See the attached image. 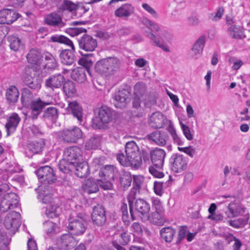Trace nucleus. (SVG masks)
I'll return each mask as SVG.
<instances>
[{"label":"nucleus","mask_w":250,"mask_h":250,"mask_svg":"<svg viewBox=\"0 0 250 250\" xmlns=\"http://www.w3.org/2000/svg\"><path fill=\"white\" fill-rule=\"evenodd\" d=\"M68 107L73 116L77 118L80 124H82L83 121V110L78 103L76 101L70 102L68 104Z\"/></svg>","instance_id":"34"},{"label":"nucleus","mask_w":250,"mask_h":250,"mask_svg":"<svg viewBox=\"0 0 250 250\" xmlns=\"http://www.w3.org/2000/svg\"><path fill=\"white\" fill-rule=\"evenodd\" d=\"M18 202V196L14 192H11L9 195L0 199V211L5 212L11 208H15L17 207Z\"/></svg>","instance_id":"14"},{"label":"nucleus","mask_w":250,"mask_h":250,"mask_svg":"<svg viewBox=\"0 0 250 250\" xmlns=\"http://www.w3.org/2000/svg\"><path fill=\"white\" fill-rule=\"evenodd\" d=\"M153 204L156 208V211L153 213V215L158 218L163 211L161 203L159 199H154Z\"/></svg>","instance_id":"54"},{"label":"nucleus","mask_w":250,"mask_h":250,"mask_svg":"<svg viewBox=\"0 0 250 250\" xmlns=\"http://www.w3.org/2000/svg\"><path fill=\"white\" fill-rule=\"evenodd\" d=\"M227 31L228 34L233 39H242L245 38L243 28L241 26L231 25L228 28Z\"/></svg>","instance_id":"31"},{"label":"nucleus","mask_w":250,"mask_h":250,"mask_svg":"<svg viewBox=\"0 0 250 250\" xmlns=\"http://www.w3.org/2000/svg\"><path fill=\"white\" fill-rule=\"evenodd\" d=\"M58 118V110L54 107H50L46 109L43 113L42 118L45 121L56 122Z\"/></svg>","instance_id":"32"},{"label":"nucleus","mask_w":250,"mask_h":250,"mask_svg":"<svg viewBox=\"0 0 250 250\" xmlns=\"http://www.w3.org/2000/svg\"><path fill=\"white\" fill-rule=\"evenodd\" d=\"M125 152V155L120 153L116 155L117 160L120 164L124 167L138 168L142 164V157L136 142L131 141L126 143Z\"/></svg>","instance_id":"1"},{"label":"nucleus","mask_w":250,"mask_h":250,"mask_svg":"<svg viewBox=\"0 0 250 250\" xmlns=\"http://www.w3.org/2000/svg\"><path fill=\"white\" fill-rule=\"evenodd\" d=\"M147 36L152 42L154 45L159 47L166 52H169L168 46L164 44L163 41L159 40L154 33L149 32L147 34Z\"/></svg>","instance_id":"40"},{"label":"nucleus","mask_w":250,"mask_h":250,"mask_svg":"<svg viewBox=\"0 0 250 250\" xmlns=\"http://www.w3.org/2000/svg\"><path fill=\"white\" fill-rule=\"evenodd\" d=\"M51 104L52 102L42 101L40 98L33 100L30 104V117L33 120L37 119L45 106Z\"/></svg>","instance_id":"18"},{"label":"nucleus","mask_w":250,"mask_h":250,"mask_svg":"<svg viewBox=\"0 0 250 250\" xmlns=\"http://www.w3.org/2000/svg\"><path fill=\"white\" fill-rule=\"evenodd\" d=\"M8 41L11 49L14 51L18 50L22 45L20 39L17 37L14 36H9L8 37Z\"/></svg>","instance_id":"50"},{"label":"nucleus","mask_w":250,"mask_h":250,"mask_svg":"<svg viewBox=\"0 0 250 250\" xmlns=\"http://www.w3.org/2000/svg\"><path fill=\"white\" fill-rule=\"evenodd\" d=\"M20 121L21 118L18 114L13 113L11 114L5 125L8 135H9L10 132H13L15 130Z\"/></svg>","instance_id":"27"},{"label":"nucleus","mask_w":250,"mask_h":250,"mask_svg":"<svg viewBox=\"0 0 250 250\" xmlns=\"http://www.w3.org/2000/svg\"><path fill=\"white\" fill-rule=\"evenodd\" d=\"M206 42V37L204 35L200 36L193 45L190 52L192 57L198 59L202 54L203 48Z\"/></svg>","instance_id":"23"},{"label":"nucleus","mask_w":250,"mask_h":250,"mask_svg":"<svg viewBox=\"0 0 250 250\" xmlns=\"http://www.w3.org/2000/svg\"><path fill=\"white\" fill-rule=\"evenodd\" d=\"M85 215L82 213L72 211L69 216L67 228L70 233L74 235H80L86 230Z\"/></svg>","instance_id":"4"},{"label":"nucleus","mask_w":250,"mask_h":250,"mask_svg":"<svg viewBox=\"0 0 250 250\" xmlns=\"http://www.w3.org/2000/svg\"><path fill=\"white\" fill-rule=\"evenodd\" d=\"M142 23L150 29L151 30L150 32L152 33H153V32H156L159 33L162 30L160 26L157 23L146 18H144L142 19Z\"/></svg>","instance_id":"42"},{"label":"nucleus","mask_w":250,"mask_h":250,"mask_svg":"<svg viewBox=\"0 0 250 250\" xmlns=\"http://www.w3.org/2000/svg\"><path fill=\"white\" fill-rule=\"evenodd\" d=\"M10 187L8 184L4 183L0 185V199H2V197H4L7 195H9L10 193L9 192Z\"/></svg>","instance_id":"60"},{"label":"nucleus","mask_w":250,"mask_h":250,"mask_svg":"<svg viewBox=\"0 0 250 250\" xmlns=\"http://www.w3.org/2000/svg\"><path fill=\"white\" fill-rule=\"evenodd\" d=\"M79 64L85 67L87 71L89 73V69L92 66L93 62L91 60L87 58H82L79 60Z\"/></svg>","instance_id":"61"},{"label":"nucleus","mask_w":250,"mask_h":250,"mask_svg":"<svg viewBox=\"0 0 250 250\" xmlns=\"http://www.w3.org/2000/svg\"><path fill=\"white\" fill-rule=\"evenodd\" d=\"M51 40L53 42H58L61 43H64L71 48V50L69 49L62 50L60 53V59L61 62L65 65L74 66L76 58L74 54L75 47L73 42L68 38L62 35H55L51 37Z\"/></svg>","instance_id":"2"},{"label":"nucleus","mask_w":250,"mask_h":250,"mask_svg":"<svg viewBox=\"0 0 250 250\" xmlns=\"http://www.w3.org/2000/svg\"><path fill=\"white\" fill-rule=\"evenodd\" d=\"M64 81V77L61 74L52 75L45 80V86L47 88L53 91L61 87Z\"/></svg>","instance_id":"20"},{"label":"nucleus","mask_w":250,"mask_h":250,"mask_svg":"<svg viewBox=\"0 0 250 250\" xmlns=\"http://www.w3.org/2000/svg\"><path fill=\"white\" fill-rule=\"evenodd\" d=\"M62 212V209L57 205H51L46 208L45 211L46 215L49 218L57 217Z\"/></svg>","instance_id":"41"},{"label":"nucleus","mask_w":250,"mask_h":250,"mask_svg":"<svg viewBox=\"0 0 250 250\" xmlns=\"http://www.w3.org/2000/svg\"><path fill=\"white\" fill-rule=\"evenodd\" d=\"M60 170L64 173H68L74 170L75 165L73 162H70L62 158L60 161L58 165Z\"/></svg>","instance_id":"39"},{"label":"nucleus","mask_w":250,"mask_h":250,"mask_svg":"<svg viewBox=\"0 0 250 250\" xmlns=\"http://www.w3.org/2000/svg\"><path fill=\"white\" fill-rule=\"evenodd\" d=\"M150 207L146 200L139 198L135 200L134 203L129 207L130 216L132 220L137 219V215H146L150 211Z\"/></svg>","instance_id":"7"},{"label":"nucleus","mask_w":250,"mask_h":250,"mask_svg":"<svg viewBox=\"0 0 250 250\" xmlns=\"http://www.w3.org/2000/svg\"><path fill=\"white\" fill-rule=\"evenodd\" d=\"M106 64V59L98 61L95 65L96 71L101 74L108 75V69Z\"/></svg>","instance_id":"46"},{"label":"nucleus","mask_w":250,"mask_h":250,"mask_svg":"<svg viewBox=\"0 0 250 250\" xmlns=\"http://www.w3.org/2000/svg\"><path fill=\"white\" fill-rule=\"evenodd\" d=\"M140 192V190L133 188L127 195V200L130 207L132 204H134L136 198L137 194Z\"/></svg>","instance_id":"56"},{"label":"nucleus","mask_w":250,"mask_h":250,"mask_svg":"<svg viewBox=\"0 0 250 250\" xmlns=\"http://www.w3.org/2000/svg\"><path fill=\"white\" fill-rule=\"evenodd\" d=\"M132 182V178L129 172L123 171L120 176L121 184L124 188L128 187L130 186Z\"/></svg>","instance_id":"47"},{"label":"nucleus","mask_w":250,"mask_h":250,"mask_svg":"<svg viewBox=\"0 0 250 250\" xmlns=\"http://www.w3.org/2000/svg\"><path fill=\"white\" fill-rule=\"evenodd\" d=\"M86 29L82 27H70L66 30V32L70 36L74 37L83 32H86Z\"/></svg>","instance_id":"53"},{"label":"nucleus","mask_w":250,"mask_h":250,"mask_svg":"<svg viewBox=\"0 0 250 250\" xmlns=\"http://www.w3.org/2000/svg\"><path fill=\"white\" fill-rule=\"evenodd\" d=\"M75 170L76 175L80 178H84L86 177L90 173L89 166L85 161L79 162L76 163Z\"/></svg>","instance_id":"28"},{"label":"nucleus","mask_w":250,"mask_h":250,"mask_svg":"<svg viewBox=\"0 0 250 250\" xmlns=\"http://www.w3.org/2000/svg\"><path fill=\"white\" fill-rule=\"evenodd\" d=\"M5 97L9 103H16L19 97V92L17 88L14 85H10L6 90Z\"/></svg>","instance_id":"33"},{"label":"nucleus","mask_w":250,"mask_h":250,"mask_svg":"<svg viewBox=\"0 0 250 250\" xmlns=\"http://www.w3.org/2000/svg\"><path fill=\"white\" fill-rule=\"evenodd\" d=\"M57 243L61 249L64 250L71 249L77 244L74 237L68 234L62 235L61 238L57 240Z\"/></svg>","instance_id":"22"},{"label":"nucleus","mask_w":250,"mask_h":250,"mask_svg":"<svg viewBox=\"0 0 250 250\" xmlns=\"http://www.w3.org/2000/svg\"><path fill=\"white\" fill-rule=\"evenodd\" d=\"M129 92L125 89L116 92L113 96V99L117 102L115 106L120 108L125 107L129 100Z\"/></svg>","instance_id":"21"},{"label":"nucleus","mask_w":250,"mask_h":250,"mask_svg":"<svg viewBox=\"0 0 250 250\" xmlns=\"http://www.w3.org/2000/svg\"><path fill=\"white\" fill-rule=\"evenodd\" d=\"M91 218L94 226L103 227L106 222V212L104 208L99 204L94 206L93 208Z\"/></svg>","instance_id":"9"},{"label":"nucleus","mask_w":250,"mask_h":250,"mask_svg":"<svg viewBox=\"0 0 250 250\" xmlns=\"http://www.w3.org/2000/svg\"><path fill=\"white\" fill-rule=\"evenodd\" d=\"M34 72V70L32 68L29 67H25V76L23 77V82L30 89L39 90L41 87V80L34 78L32 76V73Z\"/></svg>","instance_id":"16"},{"label":"nucleus","mask_w":250,"mask_h":250,"mask_svg":"<svg viewBox=\"0 0 250 250\" xmlns=\"http://www.w3.org/2000/svg\"><path fill=\"white\" fill-rule=\"evenodd\" d=\"M6 24H9L19 18V14L13 10L5 9Z\"/></svg>","instance_id":"49"},{"label":"nucleus","mask_w":250,"mask_h":250,"mask_svg":"<svg viewBox=\"0 0 250 250\" xmlns=\"http://www.w3.org/2000/svg\"><path fill=\"white\" fill-rule=\"evenodd\" d=\"M170 168L172 171L179 173L186 169L187 161L183 155L175 153L171 155L169 159Z\"/></svg>","instance_id":"11"},{"label":"nucleus","mask_w":250,"mask_h":250,"mask_svg":"<svg viewBox=\"0 0 250 250\" xmlns=\"http://www.w3.org/2000/svg\"><path fill=\"white\" fill-rule=\"evenodd\" d=\"M101 137L98 135H94L85 143V147L87 149H96L100 145Z\"/></svg>","instance_id":"43"},{"label":"nucleus","mask_w":250,"mask_h":250,"mask_svg":"<svg viewBox=\"0 0 250 250\" xmlns=\"http://www.w3.org/2000/svg\"><path fill=\"white\" fill-rule=\"evenodd\" d=\"M160 235L162 238L167 243H170L173 240L175 235V230L171 227H165L162 228L160 230Z\"/></svg>","instance_id":"37"},{"label":"nucleus","mask_w":250,"mask_h":250,"mask_svg":"<svg viewBox=\"0 0 250 250\" xmlns=\"http://www.w3.org/2000/svg\"><path fill=\"white\" fill-rule=\"evenodd\" d=\"M44 146L42 141H33L30 143L27 146V149L33 153H37L40 152Z\"/></svg>","instance_id":"44"},{"label":"nucleus","mask_w":250,"mask_h":250,"mask_svg":"<svg viewBox=\"0 0 250 250\" xmlns=\"http://www.w3.org/2000/svg\"><path fill=\"white\" fill-rule=\"evenodd\" d=\"M178 149L179 151L184 152L191 158H193L196 154V149L192 146L185 147H178Z\"/></svg>","instance_id":"63"},{"label":"nucleus","mask_w":250,"mask_h":250,"mask_svg":"<svg viewBox=\"0 0 250 250\" xmlns=\"http://www.w3.org/2000/svg\"><path fill=\"white\" fill-rule=\"evenodd\" d=\"M167 129L171 135L174 143L177 144L179 146L183 145V141L177 135L172 123H170V124L167 126Z\"/></svg>","instance_id":"45"},{"label":"nucleus","mask_w":250,"mask_h":250,"mask_svg":"<svg viewBox=\"0 0 250 250\" xmlns=\"http://www.w3.org/2000/svg\"><path fill=\"white\" fill-rule=\"evenodd\" d=\"M188 230L186 226H181L180 227L178 232L176 244H179L181 241L185 238Z\"/></svg>","instance_id":"52"},{"label":"nucleus","mask_w":250,"mask_h":250,"mask_svg":"<svg viewBox=\"0 0 250 250\" xmlns=\"http://www.w3.org/2000/svg\"><path fill=\"white\" fill-rule=\"evenodd\" d=\"M45 21L47 25L55 27L62 28L65 25L62 21L61 16L54 13L47 16L45 19Z\"/></svg>","instance_id":"24"},{"label":"nucleus","mask_w":250,"mask_h":250,"mask_svg":"<svg viewBox=\"0 0 250 250\" xmlns=\"http://www.w3.org/2000/svg\"><path fill=\"white\" fill-rule=\"evenodd\" d=\"M62 90L64 94L68 97H73L77 92L75 83L70 80L63 83Z\"/></svg>","instance_id":"36"},{"label":"nucleus","mask_w":250,"mask_h":250,"mask_svg":"<svg viewBox=\"0 0 250 250\" xmlns=\"http://www.w3.org/2000/svg\"><path fill=\"white\" fill-rule=\"evenodd\" d=\"M81 129L76 126L64 128L58 132V137L68 144L75 143L82 137Z\"/></svg>","instance_id":"6"},{"label":"nucleus","mask_w":250,"mask_h":250,"mask_svg":"<svg viewBox=\"0 0 250 250\" xmlns=\"http://www.w3.org/2000/svg\"><path fill=\"white\" fill-rule=\"evenodd\" d=\"M82 150L78 146H71L66 148L63 150V158L74 164L83 159Z\"/></svg>","instance_id":"13"},{"label":"nucleus","mask_w":250,"mask_h":250,"mask_svg":"<svg viewBox=\"0 0 250 250\" xmlns=\"http://www.w3.org/2000/svg\"><path fill=\"white\" fill-rule=\"evenodd\" d=\"M161 41H167L171 39V35L168 31L162 29L158 35H155Z\"/></svg>","instance_id":"64"},{"label":"nucleus","mask_w":250,"mask_h":250,"mask_svg":"<svg viewBox=\"0 0 250 250\" xmlns=\"http://www.w3.org/2000/svg\"><path fill=\"white\" fill-rule=\"evenodd\" d=\"M225 213L228 218H235L240 216H245V218L241 219L242 226L248 222L249 213L246 207L239 201H235L229 203Z\"/></svg>","instance_id":"5"},{"label":"nucleus","mask_w":250,"mask_h":250,"mask_svg":"<svg viewBox=\"0 0 250 250\" xmlns=\"http://www.w3.org/2000/svg\"><path fill=\"white\" fill-rule=\"evenodd\" d=\"M110 180L106 178L104 180H98V185L104 190L111 189L113 186Z\"/></svg>","instance_id":"57"},{"label":"nucleus","mask_w":250,"mask_h":250,"mask_svg":"<svg viewBox=\"0 0 250 250\" xmlns=\"http://www.w3.org/2000/svg\"><path fill=\"white\" fill-rule=\"evenodd\" d=\"M20 216L16 211H11L6 215L4 221V225L8 231L6 233L4 232L6 235L8 234L12 236L18 230L21 226Z\"/></svg>","instance_id":"8"},{"label":"nucleus","mask_w":250,"mask_h":250,"mask_svg":"<svg viewBox=\"0 0 250 250\" xmlns=\"http://www.w3.org/2000/svg\"><path fill=\"white\" fill-rule=\"evenodd\" d=\"M39 179L42 183L53 184L56 180V177L53 169L47 166L39 168L35 171Z\"/></svg>","instance_id":"12"},{"label":"nucleus","mask_w":250,"mask_h":250,"mask_svg":"<svg viewBox=\"0 0 250 250\" xmlns=\"http://www.w3.org/2000/svg\"><path fill=\"white\" fill-rule=\"evenodd\" d=\"M180 125L186 138L188 140H192L193 138V135L191 133L189 127L188 125H184L182 122H180Z\"/></svg>","instance_id":"59"},{"label":"nucleus","mask_w":250,"mask_h":250,"mask_svg":"<svg viewBox=\"0 0 250 250\" xmlns=\"http://www.w3.org/2000/svg\"><path fill=\"white\" fill-rule=\"evenodd\" d=\"M117 173V169L113 165H106L101 168L99 174L100 177H106L108 180H113Z\"/></svg>","instance_id":"26"},{"label":"nucleus","mask_w":250,"mask_h":250,"mask_svg":"<svg viewBox=\"0 0 250 250\" xmlns=\"http://www.w3.org/2000/svg\"><path fill=\"white\" fill-rule=\"evenodd\" d=\"M82 188L83 190L88 194L96 193L99 189L98 181L91 178L84 181Z\"/></svg>","instance_id":"29"},{"label":"nucleus","mask_w":250,"mask_h":250,"mask_svg":"<svg viewBox=\"0 0 250 250\" xmlns=\"http://www.w3.org/2000/svg\"><path fill=\"white\" fill-rule=\"evenodd\" d=\"M142 7L149 13L153 18L157 19L159 18L158 13L148 4L146 3H143Z\"/></svg>","instance_id":"62"},{"label":"nucleus","mask_w":250,"mask_h":250,"mask_svg":"<svg viewBox=\"0 0 250 250\" xmlns=\"http://www.w3.org/2000/svg\"><path fill=\"white\" fill-rule=\"evenodd\" d=\"M162 168L156 167L153 165L149 167V172L156 178H162L164 176V174L161 171Z\"/></svg>","instance_id":"55"},{"label":"nucleus","mask_w":250,"mask_h":250,"mask_svg":"<svg viewBox=\"0 0 250 250\" xmlns=\"http://www.w3.org/2000/svg\"><path fill=\"white\" fill-rule=\"evenodd\" d=\"M92 126L95 129H101L104 128V125L112 121L116 115V112L105 105H102L96 110Z\"/></svg>","instance_id":"3"},{"label":"nucleus","mask_w":250,"mask_h":250,"mask_svg":"<svg viewBox=\"0 0 250 250\" xmlns=\"http://www.w3.org/2000/svg\"><path fill=\"white\" fill-rule=\"evenodd\" d=\"M149 155L152 165L156 167L162 168L166 155L165 151L162 148L156 147L150 150Z\"/></svg>","instance_id":"17"},{"label":"nucleus","mask_w":250,"mask_h":250,"mask_svg":"<svg viewBox=\"0 0 250 250\" xmlns=\"http://www.w3.org/2000/svg\"><path fill=\"white\" fill-rule=\"evenodd\" d=\"M146 86L143 82L137 83L134 86V95L143 97L146 93Z\"/></svg>","instance_id":"48"},{"label":"nucleus","mask_w":250,"mask_h":250,"mask_svg":"<svg viewBox=\"0 0 250 250\" xmlns=\"http://www.w3.org/2000/svg\"><path fill=\"white\" fill-rule=\"evenodd\" d=\"M171 123V121L168 120L160 112L153 113L148 120L149 126L155 129L164 128L165 125H169Z\"/></svg>","instance_id":"10"},{"label":"nucleus","mask_w":250,"mask_h":250,"mask_svg":"<svg viewBox=\"0 0 250 250\" xmlns=\"http://www.w3.org/2000/svg\"><path fill=\"white\" fill-rule=\"evenodd\" d=\"M147 139L159 146H164L168 140L167 134L162 131H155L146 136Z\"/></svg>","instance_id":"19"},{"label":"nucleus","mask_w":250,"mask_h":250,"mask_svg":"<svg viewBox=\"0 0 250 250\" xmlns=\"http://www.w3.org/2000/svg\"><path fill=\"white\" fill-rule=\"evenodd\" d=\"M134 7L129 3L123 4L117 8L114 12L116 17L119 18H127L134 13Z\"/></svg>","instance_id":"25"},{"label":"nucleus","mask_w":250,"mask_h":250,"mask_svg":"<svg viewBox=\"0 0 250 250\" xmlns=\"http://www.w3.org/2000/svg\"><path fill=\"white\" fill-rule=\"evenodd\" d=\"M108 75H112L118 71L120 67V61L115 57L106 58Z\"/></svg>","instance_id":"30"},{"label":"nucleus","mask_w":250,"mask_h":250,"mask_svg":"<svg viewBox=\"0 0 250 250\" xmlns=\"http://www.w3.org/2000/svg\"><path fill=\"white\" fill-rule=\"evenodd\" d=\"M71 78L79 83H83L86 80L85 70L83 68L73 69L71 74Z\"/></svg>","instance_id":"38"},{"label":"nucleus","mask_w":250,"mask_h":250,"mask_svg":"<svg viewBox=\"0 0 250 250\" xmlns=\"http://www.w3.org/2000/svg\"><path fill=\"white\" fill-rule=\"evenodd\" d=\"M188 24L190 26H197L199 25L200 21L198 16L192 15L187 18Z\"/></svg>","instance_id":"58"},{"label":"nucleus","mask_w":250,"mask_h":250,"mask_svg":"<svg viewBox=\"0 0 250 250\" xmlns=\"http://www.w3.org/2000/svg\"><path fill=\"white\" fill-rule=\"evenodd\" d=\"M77 5L70 0H63L61 4L60 10L62 11L65 10L71 12L76 10Z\"/></svg>","instance_id":"51"},{"label":"nucleus","mask_w":250,"mask_h":250,"mask_svg":"<svg viewBox=\"0 0 250 250\" xmlns=\"http://www.w3.org/2000/svg\"><path fill=\"white\" fill-rule=\"evenodd\" d=\"M78 42L79 48L85 51H93L97 46V40L87 34H84Z\"/></svg>","instance_id":"15"},{"label":"nucleus","mask_w":250,"mask_h":250,"mask_svg":"<svg viewBox=\"0 0 250 250\" xmlns=\"http://www.w3.org/2000/svg\"><path fill=\"white\" fill-rule=\"evenodd\" d=\"M26 58L29 63L38 64L40 63L42 56L39 49L34 48L29 51Z\"/></svg>","instance_id":"35"}]
</instances>
